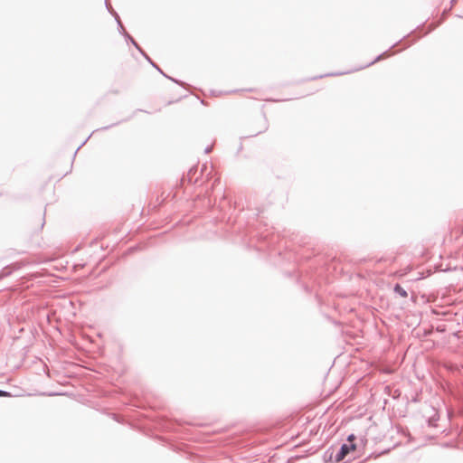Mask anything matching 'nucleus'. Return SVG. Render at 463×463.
Wrapping results in <instances>:
<instances>
[{"mask_svg": "<svg viewBox=\"0 0 463 463\" xmlns=\"http://www.w3.org/2000/svg\"><path fill=\"white\" fill-rule=\"evenodd\" d=\"M354 436L353 434H352V435H350V436L348 437V440H349L350 442H353V441H354Z\"/></svg>", "mask_w": 463, "mask_h": 463, "instance_id": "4", "label": "nucleus"}, {"mask_svg": "<svg viewBox=\"0 0 463 463\" xmlns=\"http://www.w3.org/2000/svg\"><path fill=\"white\" fill-rule=\"evenodd\" d=\"M354 449H355V445H354V444H353V443H352V444H350V445H348V444H344V445L341 447L340 451H339V452H338V454L336 455L335 459H336L337 461H341V460H343V459L345 458V456H346L347 454H349L351 451H354Z\"/></svg>", "mask_w": 463, "mask_h": 463, "instance_id": "1", "label": "nucleus"}, {"mask_svg": "<svg viewBox=\"0 0 463 463\" xmlns=\"http://www.w3.org/2000/svg\"><path fill=\"white\" fill-rule=\"evenodd\" d=\"M394 290L397 293H399L402 297H403V298L407 297V292L400 285H396L394 288Z\"/></svg>", "mask_w": 463, "mask_h": 463, "instance_id": "2", "label": "nucleus"}, {"mask_svg": "<svg viewBox=\"0 0 463 463\" xmlns=\"http://www.w3.org/2000/svg\"><path fill=\"white\" fill-rule=\"evenodd\" d=\"M10 393L7 392L0 391V397H9Z\"/></svg>", "mask_w": 463, "mask_h": 463, "instance_id": "3", "label": "nucleus"}]
</instances>
